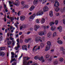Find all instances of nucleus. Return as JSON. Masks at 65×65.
<instances>
[{"label":"nucleus","mask_w":65,"mask_h":65,"mask_svg":"<svg viewBox=\"0 0 65 65\" xmlns=\"http://www.w3.org/2000/svg\"><path fill=\"white\" fill-rule=\"evenodd\" d=\"M57 29H58L59 31V32H62V27L61 26H60L59 27H58Z\"/></svg>","instance_id":"obj_19"},{"label":"nucleus","mask_w":65,"mask_h":65,"mask_svg":"<svg viewBox=\"0 0 65 65\" xmlns=\"http://www.w3.org/2000/svg\"><path fill=\"white\" fill-rule=\"evenodd\" d=\"M35 8V7L33 5L30 8L29 10L30 11H32Z\"/></svg>","instance_id":"obj_16"},{"label":"nucleus","mask_w":65,"mask_h":65,"mask_svg":"<svg viewBox=\"0 0 65 65\" xmlns=\"http://www.w3.org/2000/svg\"><path fill=\"white\" fill-rule=\"evenodd\" d=\"M20 43H22L23 42V40H22V39L20 40Z\"/></svg>","instance_id":"obj_55"},{"label":"nucleus","mask_w":65,"mask_h":65,"mask_svg":"<svg viewBox=\"0 0 65 65\" xmlns=\"http://www.w3.org/2000/svg\"><path fill=\"white\" fill-rule=\"evenodd\" d=\"M39 56H36L34 57V59L35 60H37L38 59H39Z\"/></svg>","instance_id":"obj_28"},{"label":"nucleus","mask_w":65,"mask_h":65,"mask_svg":"<svg viewBox=\"0 0 65 65\" xmlns=\"http://www.w3.org/2000/svg\"><path fill=\"white\" fill-rule=\"evenodd\" d=\"M31 39H32L31 38H29L28 40V41H30V40H31Z\"/></svg>","instance_id":"obj_62"},{"label":"nucleus","mask_w":65,"mask_h":65,"mask_svg":"<svg viewBox=\"0 0 65 65\" xmlns=\"http://www.w3.org/2000/svg\"><path fill=\"white\" fill-rule=\"evenodd\" d=\"M30 58L28 57H24V59L25 60H29Z\"/></svg>","instance_id":"obj_26"},{"label":"nucleus","mask_w":65,"mask_h":65,"mask_svg":"<svg viewBox=\"0 0 65 65\" xmlns=\"http://www.w3.org/2000/svg\"><path fill=\"white\" fill-rule=\"evenodd\" d=\"M58 63V61L57 60H55L53 62V64L54 65H56Z\"/></svg>","instance_id":"obj_30"},{"label":"nucleus","mask_w":65,"mask_h":65,"mask_svg":"<svg viewBox=\"0 0 65 65\" xmlns=\"http://www.w3.org/2000/svg\"><path fill=\"white\" fill-rule=\"evenodd\" d=\"M22 26L23 28H24L26 27V25H25V24H23L22 25Z\"/></svg>","instance_id":"obj_42"},{"label":"nucleus","mask_w":65,"mask_h":65,"mask_svg":"<svg viewBox=\"0 0 65 65\" xmlns=\"http://www.w3.org/2000/svg\"><path fill=\"white\" fill-rule=\"evenodd\" d=\"M19 1L18 0H16L14 3L15 5L17 6H19Z\"/></svg>","instance_id":"obj_11"},{"label":"nucleus","mask_w":65,"mask_h":65,"mask_svg":"<svg viewBox=\"0 0 65 65\" xmlns=\"http://www.w3.org/2000/svg\"><path fill=\"white\" fill-rule=\"evenodd\" d=\"M29 62L30 61L28 62L27 63V65H30V63Z\"/></svg>","instance_id":"obj_54"},{"label":"nucleus","mask_w":65,"mask_h":65,"mask_svg":"<svg viewBox=\"0 0 65 65\" xmlns=\"http://www.w3.org/2000/svg\"><path fill=\"white\" fill-rule=\"evenodd\" d=\"M53 11H50L49 15L51 17H53Z\"/></svg>","instance_id":"obj_17"},{"label":"nucleus","mask_w":65,"mask_h":65,"mask_svg":"<svg viewBox=\"0 0 65 65\" xmlns=\"http://www.w3.org/2000/svg\"><path fill=\"white\" fill-rule=\"evenodd\" d=\"M20 19L21 21H24L25 19V17L23 15L21 16L20 17Z\"/></svg>","instance_id":"obj_12"},{"label":"nucleus","mask_w":65,"mask_h":65,"mask_svg":"<svg viewBox=\"0 0 65 65\" xmlns=\"http://www.w3.org/2000/svg\"><path fill=\"white\" fill-rule=\"evenodd\" d=\"M64 60V59L62 58H60L59 59V61H60V62H63V61Z\"/></svg>","instance_id":"obj_31"},{"label":"nucleus","mask_w":65,"mask_h":65,"mask_svg":"<svg viewBox=\"0 0 65 65\" xmlns=\"http://www.w3.org/2000/svg\"><path fill=\"white\" fill-rule=\"evenodd\" d=\"M45 22V19L43 18H42L41 21V23L42 24H43Z\"/></svg>","instance_id":"obj_24"},{"label":"nucleus","mask_w":65,"mask_h":65,"mask_svg":"<svg viewBox=\"0 0 65 65\" xmlns=\"http://www.w3.org/2000/svg\"><path fill=\"white\" fill-rule=\"evenodd\" d=\"M54 6L55 7H58L59 6V3L58 1H55Z\"/></svg>","instance_id":"obj_4"},{"label":"nucleus","mask_w":65,"mask_h":65,"mask_svg":"<svg viewBox=\"0 0 65 65\" xmlns=\"http://www.w3.org/2000/svg\"><path fill=\"white\" fill-rule=\"evenodd\" d=\"M60 49L61 51H62L64 54H65V50L64 49L63 47H60Z\"/></svg>","instance_id":"obj_13"},{"label":"nucleus","mask_w":65,"mask_h":65,"mask_svg":"<svg viewBox=\"0 0 65 65\" xmlns=\"http://www.w3.org/2000/svg\"><path fill=\"white\" fill-rule=\"evenodd\" d=\"M36 46H35L34 47L33 49V51H34V50H35V47H36Z\"/></svg>","instance_id":"obj_56"},{"label":"nucleus","mask_w":65,"mask_h":65,"mask_svg":"<svg viewBox=\"0 0 65 65\" xmlns=\"http://www.w3.org/2000/svg\"><path fill=\"white\" fill-rule=\"evenodd\" d=\"M55 24V23L53 22H52L50 23V25L51 26H52L53 25H54Z\"/></svg>","instance_id":"obj_25"},{"label":"nucleus","mask_w":65,"mask_h":65,"mask_svg":"<svg viewBox=\"0 0 65 65\" xmlns=\"http://www.w3.org/2000/svg\"><path fill=\"white\" fill-rule=\"evenodd\" d=\"M39 60L40 61H41L42 63H43V62H45V60H44L43 57L42 56H41V57L39 58Z\"/></svg>","instance_id":"obj_7"},{"label":"nucleus","mask_w":65,"mask_h":65,"mask_svg":"<svg viewBox=\"0 0 65 65\" xmlns=\"http://www.w3.org/2000/svg\"><path fill=\"white\" fill-rule=\"evenodd\" d=\"M14 25L15 26V27H16L18 28V25L17 24V23H14Z\"/></svg>","instance_id":"obj_43"},{"label":"nucleus","mask_w":65,"mask_h":65,"mask_svg":"<svg viewBox=\"0 0 65 65\" xmlns=\"http://www.w3.org/2000/svg\"><path fill=\"white\" fill-rule=\"evenodd\" d=\"M23 64H25V65H27V61H24Z\"/></svg>","instance_id":"obj_41"},{"label":"nucleus","mask_w":65,"mask_h":65,"mask_svg":"<svg viewBox=\"0 0 65 65\" xmlns=\"http://www.w3.org/2000/svg\"><path fill=\"white\" fill-rule=\"evenodd\" d=\"M45 58L49 61H52V56H50L48 54L46 55L45 56Z\"/></svg>","instance_id":"obj_1"},{"label":"nucleus","mask_w":65,"mask_h":65,"mask_svg":"<svg viewBox=\"0 0 65 65\" xmlns=\"http://www.w3.org/2000/svg\"><path fill=\"white\" fill-rule=\"evenodd\" d=\"M59 10H60V8H59L57 7L56 9H55V10L56 12L58 11Z\"/></svg>","instance_id":"obj_29"},{"label":"nucleus","mask_w":65,"mask_h":65,"mask_svg":"<svg viewBox=\"0 0 65 65\" xmlns=\"http://www.w3.org/2000/svg\"><path fill=\"white\" fill-rule=\"evenodd\" d=\"M12 43V42L11 41H8L7 42V45H10Z\"/></svg>","instance_id":"obj_27"},{"label":"nucleus","mask_w":65,"mask_h":65,"mask_svg":"<svg viewBox=\"0 0 65 65\" xmlns=\"http://www.w3.org/2000/svg\"><path fill=\"white\" fill-rule=\"evenodd\" d=\"M12 28H13V30H11V33H12L13 32V30H14V28H13V27H12L11 26H10V30L12 29Z\"/></svg>","instance_id":"obj_32"},{"label":"nucleus","mask_w":65,"mask_h":65,"mask_svg":"<svg viewBox=\"0 0 65 65\" xmlns=\"http://www.w3.org/2000/svg\"><path fill=\"white\" fill-rule=\"evenodd\" d=\"M43 14V12L41 11H39V12H38L37 13V15L38 16V15H42Z\"/></svg>","instance_id":"obj_5"},{"label":"nucleus","mask_w":65,"mask_h":65,"mask_svg":"<svg viewBox=\"0 0 65 65\" xmlns=\"http://www.w3.org/2000/svg\"><path fill=\"white\" fill-rule=\"evenodd\" d=\"M11 55L13 56H14V53L13 52H11Z\"/></svg>","instance_id":"obj_50"},{"label":"nucleus","mask_w":65,"mask_h":65,"mask_svg":"<svg viewBox=\"0 0 65 65\" xmlns=\"http://www.w3.org/2000/svg\"><path fill=\"white\" fill-rule=\"evenodd\" d=\"M4 9H5V10L6 12H7L8 10H7V8L6 6V5L5 4H4Z\"/></svg>","instance_id":"obj_20"},{"label":"nucleus","mask_w":65,"mask_h":65,"mask_svg":"<svg viewBox=\"0 0 65 65\" xmlns=\"http://www.w3.org/2000/svg\"><path fill=\"white\" fill-rule=\"evenodd\" d=\"M49 27H50L49 26H46V29H48L49 28Z\"/></svg>","instance_id":"obj_61"},{"label":"nucleus","mask_w":65,"mask_h":65,"mask_svg":"<svg viewBox=\"0 0 65 65\" xmlns=\"http://www.w3.org/2000/svg\"><path fill=\"white\" fill-rule=\"evenodd\" d=\"M5 55V53L4 52H0V56H2V57H4Z\"/></svg>","instance_id":"obj_18"},{"label":"nucleus","mask_w":65,"mask_h":65,"mask_svg":"<svg viewBox=\"0 0 65 65\" xmlns=\"http://www.w3.org/2000/svg\"><path fill=\"white\" fill-rule=\"evenodd\" d=\"M38 0H34L33 2V4H37Z\"/></svg>","instance_id":"obj_22"},{"label":"nucleus","mask_w":65,"mask_h":65,"mask_svg":"<svg viewBox=\"0 0 65 65\" xmlns=\"http://www.w3.org/2000/svg\"><path fill=\"white\" fill-rule=\"evenodd\" d=\"M17 64V63L15 62H14V63H13L12 64V65H15Z\"/></svg>","instance_id":"obj_57"},{"label":"nucleus","mask_w":65,"mask_h":65,"mask_svg":"<svg viewBox=\"0 0 65 65\" xmlns=\"http://www.w3.org/2000/svg\"><path fill=\"white\" fill-rule=\"evenodd\" d=\"M46 2V0H44L42 2V4H44V3H45Z\"/></svg>","instance_id":"obj_40"},{"label":"nucleus","mask_w":65,"mask_h":65,"mask_svg":"<svg viewBox=\"0 0 65 65\" xmlns=\"http://www.w3.org/2000/svg\"><path fill=\"white\" fill-rule=\"evenodd\" d=\"M27 46L26 45H23L22 46V50H25L26 51V50H27Z\"/></svg>","instance_id":"obj_15"},{"label":"nucleus","mask_w":65,"mask_h":65,"mask_svg":"<svg viewBox=\"0 0 65 65\" xmlns=\"http://www.w3.org/2000/svg\"><path fill=\"white\" fill-rule=\"evenodd\" d=\"M31 65H39L38 64L35 63V64H32Z\"/></svg>","instance_id":"obj_63"},{"label":"nucleus","mask_w":65,"mask_h":65,"mask_svg":"<svg viewBox=\"0 0 65 65\" xmlns=\"http://www.w3.org/2000/svg\"><path fill=\"white\" fill-rule=\"evenodd\" d=\"M36 42H38L39 41H40L41 42H42V38L40 37H38L36 38L35 40Z\"/></svg>","instance_id":"obj_2"},{"label":"nucleus","mask_w":65,"mask_h":65,"mask_svg":"<svg viewBox=\"0 0 65 65\" xmlns=\"http://www.w3.org/2000/svg\"><path fill=\"white\" fill-rule=\"evenodd\" d=\"M39 28H40V26H39L35 25L34 27V30L35 31H36L37 29H39Z\"/></svg>","instance_id":"obj_8"},{"label":"nucleus","mask_w":65,"mask_h":65,"mask_svg":"<svg viewBox=\"0 0 65 65\" xmlns=\"http://www.w3.org/2000/svg\"><path fill=\"white\" fill-rule=\"evenodd\" d=\"M24 8H28V5H24Z\"/></svg>","instance_id":"obj_37"},{"label":"nucleus","mask_w":65,"mask_h":65,"mask_svg":"<svg viewBox=\"0 0 65 65\" xmlns=\"http://www.w3.org/2000/svg\"><path fill=\"white\" fill-rule=\"evenodd\" d=\"M46 33V31H44V32L43 31H41L38 32V34L40 36H42L43 35H44Z\"/></svg>","instance_id":"obj_3"},{"label":"nucleus","mask_w":65,"mask_h":65,"mask_svg":"<svg viewBox=\"0 0 65 65\" xmlns=\"http://www.w3.org/2000/svg\"><path fill=\"white\" fill-rule=\"evenodd\" d=\"M55 23L56 25H58V20H56L55 21Z\"/></svg>","instance_id":"obj_36"},{"label":"nucleus","mask_w":65,"mask_h":65,"mask_svg":"<svg viewBox=\"0 0 65 65\" xmlns=\"http://www.w3.org/2000/svg\"><path fill=\"white\" fill-rule=\"evenodd\" d=\"M50 47H51L49 45H47L46 47V48L45 50V51L46 52L47 51H48V50H50Z\"/></svg>","instance_id":"obj_6"},{"label":"nucleus","mask_w":65,"mask_h":65,"mask_svg":"<svg viewBox=\"0 0 65 65\" xmlns=\"http://www.w3.org/2000/svg\"><path fill=\"white\" fill-rule=\"evenodd\" d=\"M30 33H31L30 31H28L27 32V34H28V35L29 34H30Z\"/></svg>","instance_id":"obj_53"},{"label":"nucleus","mask_w":65,"mask_h":65,"mask_svg":"<svg viewBox=\"0 0 65 65\" xmlns=\"http://www.w3.org/2000/svg\"><path fill=\"white\" fill-rule=\"evenodd\" d=\"M36 15V14H34L32 15H31L30 17V19L31 20H33L35 18V16Z\"/></svg>","instance_id":"obj_9"},{"label":"nucleus","mask_w":65,"mask_h":65,"mask_svg":"<svg viewBox=\"0 0 65 65\" xmlns=\"http://www.w3.org/2000/svg\"><path fill=\"white\" fill-rule=\"evenodd\" d=\"M48 9H49L48 8V7H47V6H45L43 8V10L44 11H48Z\"/></svg>","instance_id":"obj_10"},{"label":"nucleus","mask_w":65,"mask_h":65,"mask_svg":"<svg viewBox=\"0 0 65 65\" xmlns=\"http://www.w3.org/2000/svg\"><path fill=\"white\" fill-rule=\"evenodd\" d=\"M2 50H4L5 49V47H2Z\"/></svg>","instance_id":"obj_47"},{"label":"nucleus","mask_w":65,"mask_h":65,"mask_svg":"<svg viewBox=\"0 0 65 65\" xmlns=\"http://www.w3.org/2000/svg\"><path fill=\"white\" fill-rule=\"evenodd\" d=\"M30 31H33V28H31L30 29Z\"/></svg>","instance_id":"obj_60"},{"label":"nucleus","mask_w":65,"mask_h":65,"mask_svg":"<svg viewBox=\"0 0 65 65\" xmlns=\"http://www.w3.org/2000/svg\"><path fill=\"white\" fill-rule=\"evenodd\" d=\"M47 45H49L50 46V45H51V42H50V41L47 42Z\"/></svg>","instance_id":"obj_33"},{"label":"nucleus","mask_w":65,"mask_h":65,"mask_svg":"<svg viewBox=\"0 0 65 65\" xmlns=\"http://www.w3.org/2000/svg\"><path fill=\"white\" fill-rule=\"evenodd\" d=\"M4 20L5 22H6V18H5V17L4 18Z\"/></svg>","instance_id":"obj_58"},{"label":"nucleus","mask_w":65,"mask_h":65,"mask_svg":"<svg viewBox=\"0 0 65 65\" xmlns=\"http://www.w3.org/2000/svg\"><path fill=\"white\" fill-rule=\"evenodd\" d=\"M51 32L47 34V37H49V38H50L51 37Z\"/></svg>","instance_id":"obj_34"},{"label":"nucleus","mask_w":65,"mask_h":65,"mask_svg":"<svg viewBox=\"0 0 65 65\" xmlns=\"http://www.w3.org/2000/svg\"><path fill=\"white\" fill-rule=\"evenodd\" d=\"M17 44L20 45V42H19V39H17Z\"/></svg>","instance_id":"obj_35"},{"label":"nucleus","mask_w":65,"mask_h":65,"mask_svg":"<svg viewBox=\"0 0 65 65\" xmlns=\"http://www.w3.org/2000/svg\"><path fill=\"white\" fill-rule=\"evenodd\" d=\"M10 39L11 40H13V39H14V38H12V36H10Z\"/></svg>","instance_id":"obj_39"},{"label":"nucleus","mask_w":65,"mask_h":65,"mask_svg":"<svg viewBox=\"0 0 65 65\" xmlns=\"http://www.w3.org/2000/svg\"><path fill=\"white\" fill-rule=\"evenodd\" d=\"M22 56H23V54H21V55L20 56V57H19V60H20V59H21V58H22Z\"/></svg>","instance_id":"obj_48"},{"label":"nucleus","mask_w":65,"mask_h":65,"mask_svg":"<svg viewBox=\"0 0 65 65\" xmlns=\"http://www.w3.org/2000/svg\"><path fill=\"white\" fill-rule=\"evenodd\" d=\"M56 35V32H54L53 34V36H55V35Z\"/></svg>","instance_id":"obj_52"},{"label":"nucleus","mask_w":65,"mask_h":65,"mask_svg":"<svg viewBox=\"0 0 65 65\" xmlns=\"http://www.w3.org/2000/svg\"><path fill=\"white\" fill-rule=\"evenodd\" d=\"M63 22L64 24H65V19H63Z\"/></svg>","instance_id":"obj_45"},{"label":"nucleus","mask_w":65,"mask_h":65,"mask_svg":"<svg viewBox=\"0 0 65 65\" xmlns=\"http://www.w3.org/2000/svg\"><path fill=\"white\" fill-rule=\"evenodd\" d=\"M17 47H15L14 48L16 50H18L19 49V48L20 47V45L17 44Z\"/></svg>","instance_id":"obj_23"},{"label":"nucleus","mask_w":65,"mask_h":65,"mask_svg":"<svg viewBox=\"0 0 65 65\" xmlns=\"http://www.w3.org/2000/svg\"><path fill=\"white\" fill-rule=\"evenodd\" d=\"M11 60L12 61H15V58H11Z\"/></svg>","instance_id":"obj_49"},{"label":"nucleus","mask_w":65,"mask_h":65,"mask_svg":"<svg viewBox=\"0 0 65 65\" xmlns=\"http://www.w3.org/2000/svg\"><path fill=\"white\" fill-rule=\"evenodd\" d=\"M22 28H23V27L22 26L20 27V30H22Z\"/></svg>","instance_id":"obj_59"},{"label":"nucleus","mask_w":65,"mask_h":65,"mask_svg":"<svg viewBox=\"0 0 65 65\" xmlns=\"http://www.w3.org/2000/svg\"><path fill=\"white\" fill-rule=\"evenodd\" d=\"M2 38H3V37L0 36V41H1L2 40Z\"/></svg>","instance_id":"obj_38"},{"label":"nucleus","mask_w":65,"mask_h":65,"mask_svg":"<svg viewBox=\"0 0 65 65\" xmlns=\"http://www.w3.org/2000/svg\"><path fill=\"white\" fill-rule=\"evenodd\" d=\"M56 29V27L55 26H52L51 28V29L52 31H55Z\"/></svg>","instance_id":"obj_14"},{"label":"nucleus","mask_w":65,"mask_h":65,"mask_svg":"<svg viewBox=\"0 0 65 65\" xmlns=\"http://www.w3.org/2000/svg\"><path fill=\"white\" fill-rule=\"evenodd\" d=\"M25 42H29V41L28 39H26L25 40Z\"/></svg>","instance_id":"obj_44"},{"label":"nucleus","mask_w":65,"mask_h":65,"mask_svg":"<svg viewBox=\"0 0 65 65\" xmlns=\"http://www.w3.org/2000/svg\"><path fill=\"white\" fill-rule=\"evenodd\" d=\"M36 22L37 23H39V20L38 19H37L36 20Z\"/></svg>","instance_id":"obj_46"},{"label":"nucleus","mask_w":65,"mask_h":65,"mask_svg":"<svg viewBox=\"0 0 65 65\" xmlns=\"http://www.w3.org/2000/svg\"><path fill=\"white\" fill-rule=\"evenodd\" d=\"M24 5H23V6H22V7H21V8L22 9H24Z\"/></svg>","instance_id":"obj_51"},{"label":"nucleus","mask_w":65,"mask_h":65,"mask_svg":"<svg viewBox=\"0 0 65 65\" xmlns=\"http://www.w3.org/2000/svg\"><path fill=\"white\" fill-rule=\"evenodd\" d=\"M58 43L59 44H63V42L62 41H61V40H59L57 41Z\"/></svg>","instance_id":"obj_21"},{"label":"nucleus","mask_w":65,"mask_h":65,"mask_svg":"<svg viewBox=\"0 0 65 65\" xmlns=\"http://www.w3.org/2000/svg\"><path fill=\"white\" fill-rule=\"evenodd\" d=\"M59 15V13H57L56 14V16H58Z\"/></svg>","instance_id":"obj_64"}]
</instances>
